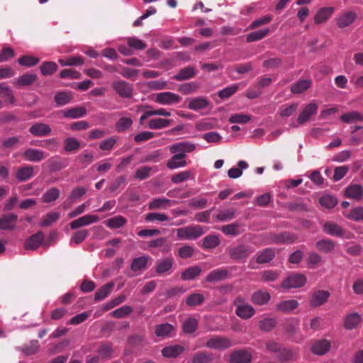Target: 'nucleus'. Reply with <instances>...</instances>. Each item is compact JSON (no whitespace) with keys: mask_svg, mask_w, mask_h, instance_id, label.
I'll list each match as a JSON object with an SVG mask.
<instances>
[{"mask_svg":"<svg viewBox=\"0 0 363 363\" xmlns=\"http://www.w3.org/2000/svg\"><path fill=\"white\" fill-rule=\"evenodd\" d=\"M201 225L186 226L177 229V238L180 240H195L204 234Z\"/></svg>","mask_w":363,"mask_h":363,"instance_id":"f257e3e1","label":"nucleus"},{"mask_svg":"<svg viewBox=\"0 0 363 363\" xmlns=\"http://www.w3.org/2000/svg\"><path fill=\"white\" fill-rule=\"evenodd\" d=\"M227 250L230 257L236 261L245 260L253 252L252 247L247 245L230 247Z\"/></svg>","mask_w":363,"mask_h":363,"instance_id":"f03ea898","label":"nucleus"},{"mask_svg":"<svg viewBox=\"0 0 363 363\" xmlns=\"http://www.w3.org/2000/svg\"><path fill=\"white\" fill-rule=\"evenodd\" d=\"M235 314L243 320H248L255 315V309L249 303H245L243 298H238L234 303Z\"/></svg>","mask_w":363,"mask_h":363,"instance_id":"7ed1b4c3","label":"nucleus"},{"mask_svg":"<svg viewBox=\"0 0 363 363\" xmlns=\"http://www.w3.org/2000/svg\"><path fill=\"white\" fill-rule=\"evenodd\" d=\"M111 87L121 98L130 99L133 96V85L126 81L122 79L113 81Z\"/></svg>","mask_w":363,"mask_h":363,"instance_id":"20e7f679","label":"nucleus"},{"mask_svg":"<svg viewBox=\"0 0 363 363\" xmlns=\"http://www.w3.org/2000/svg\"><path fill=\"white\" fill-rule=\"evenodd\" d=\"M233 345V341L224 336H215L209 339L206 346L211 349L225 350Z\"/></svg>","mask_w":363,"mask_h":363,"instance_id":"39448f33","label":"nucleus"},{"mask_svg":"<svg viewBox=\"0 0 363 363\" xmlns=\"http://www.w3.org/2000/svg\"><path fill=\"white\" fill-rule=\"evenodd\" d=\"M323 230L328 235L350 239L351 233H347L342 228L332 221H326L323 225Z\"/></svg>","mask_w":363,"mask_h":363,"instance_id":"423d86ee","label":"nucleus"},{"mask_svg":"<svg viewBox=\"0 0 363 363\" xmlns=\"http://www.w3.org/2000/svg\"><path fill=\"white\" fill-rule=\"evenodd\" d=\"M306 282V277L301 274H292L283 280L281 287L284 289L299 288Z\"/></svg>","mask_w":363,"mask_h":363,"instance_id":"0eeeda50","label":"nucleus"},{"mask_svg":"<svg viewBox=\"0 0 363 363\" xmlns=\"http://www.w3.org/2000/svg\"><path fill=\"white\" fill-rule=\"evenodd\" d=\"M174 259L172 257H166L158 259L155 264V272L159 275H169L172 272Z\"/></svg>","mask_w":363,"mask_h":363,"instance_id":"6e6552de","label":"nucleus"},{"mask_svg":"<svg viewBox=\"0 0 363 363\" xmlns=\"http://www.w3.org/2000/svg\"><path fill=\"white\" fill-rule=\"evenodd\" d=\"M181 97L172 92L165 91L156 94L155 101L162 105H172L179 103Z\"/></svg>","mask_w":363,"mask_h":363,"instance_id":"1a4fd4ad","label":"nucleus"},{"mask_svg":"<svg viewBox=\"0 0 363 363\" xmlns=\"http://www.w3.org/2000/svg\"><path fill=\"white\" fill-rule=\"evenodd\" d=\"M99 218L97 215L86 214L82 216L69 223L72 230H77L82 227L89 225L99 220Z\"/></svg>","mask_w":363,"mask_h":363,"instance_id":"9d476101","label":"nucleus"},{"mask_svg":"<svg viewBox=\"0 0 363 363\" xmlns=\"http://www.w3.org/2000/svg\"><path fill=\"white\" fill-rule=\"evenodd\" d=\"M44 233L42 231L30 235L24 242V248L28 250H35L39 247L44 240Z\"/></svg>","mask_w":363,"mask_h":363,"instance_id":"9b49d317","label":"nucleus"},{"mask_svg":"<svg viewBox=\"0 0 363 363\" xmlns=\"http://www.w3.org/2000/svg\"><path fill=\"white\" fill-rule=\"evenodd\" d=\"M251 361L252 354L247 350H234L230 356V363H250Z\"/></svg>","mask_w":363,"mask_h":363,"instance_id":"f8f14e48","label":"nucleus"},{"mask_svg":"<svg viewBox=\"0 0 363 363\" xmlns=\"http://www.w3.org/2000/svg\"><path fill=\"white\" fill-rule=\"evenodd\" d=\"M196 148L194 144L189 142H180L173 144L169 147V150L172 154H183L191 152Z\"/></svg>","mask_w":363,"mask_h":363,"instance_id":"ddd939ff","label":"nucleus"},{"mask_svg":"<svg viewBox=\"0 0 363 363\" xmlns=\"http://www.w3.org/2000/svg\"><path fill=\"white\" fill-rule=\"evenodd\" d=\"M357 18L355 12L350 11L342 13L337 18V25L340 28L347 27L352 24Z\"/></svg>","mask_w":363,"mask_h":363,"instance_id":"4468645a","label":"nucleus"},{"mask_svg":"<svg viewBox=\"0 0 363 363\" xmlns=\"http://www.w3.org/2000/svg\"><path fill=\"white\" fill-rule=\"evenodd\" d=\"M318 111V106L315 103H310L306 106L297 118L299 124H303L309 121L311 117L315 114Z\"/></svg>","mask_w":363,"mask_h":363,"instance_id":"2eb2a0df","label":"nucleus"},{"mask_svg":"<svg viewBox=\"0 0 363 363\" xmlns=\"http://www.w3.org/2000/svg\"><path fill=\"white\" fill-rule=\"evenodd\" d=\"M330 342L326 339L315 340L311 346V351L317 355H323L329 351Z\"/></svg>","mask_w":363,"mask_h":363,"instance_id":"dca6fc26","label":"nucleus"},{"mask_svg":"<svg viewBox=\"0 0 363 363\" xmlns=\"http://www.w3.org/2000/svg\"><path fill=\"white\" fill-rule=\"evenodd\" d=\"M51 131L50 125L43 123H36L29 128V132L36 137L47 136L50 134Z\"/></svg>","mask_w":363,"mask_h":363,"instance_id":"f3484780","label":"nucleus"},{"mask_svg":"<svg viewBox=\"0 0 363 363\" xmlns=\"http://www.w3.org/2000/svg\"><path fill=\"white\" fill-rule=\"evenodd\" d=\"M22 156L26 160L33 162H38L45 159V154L43 150L33 148L26 150Z\"/></svg>","mask_w":363,"mask_h":363,"instance_id":"a211bd4d","label":"nucleus"},{"mask_svg":"<svg viewBox=\"0 0 363 363\" xmlns=\"http://www.w3.org/2000/svg\"><path fill=\"white\" fill-rule=\"evenodd\" d=\"M345 196L348 199L360 201L363 197V189L360 184H352L345 190Z\"/></svg>","mask_w":363,"mask_h":363,"instance_id":"6ab92c4d","label":"nucleus"},{"mask_svg":"<svg viewBox=\"0 0 363 363\" xmlns=\"http://www.w3.org/2000/svg\"><path fill=\"white\" fill-rule=\"evenodd\" d=\"M330 296V293L324 290L314 291L312 294L310 304L311 306L318 307L325 303Z\"/></svg>","mask_w":363,"mask_h":363,"instance_id":"aec40b11","label":"nucleus"},{"mask_svg":"<svg viewBox=\"0 0 363 363\" xmlns=\"http://www.w3.org/2000/svg\"><path fill=\"white\" fill-rule=\"evenodd\" d=\"M18 216L11 213L0 218V230H13L16 228Z\"/></svg>","mask_w":363,"mask_h":363,"instance_id":"412c9836","label":"nucleus"},{"mask_svg":"<svg viewBox=\"0 0 363 363\" xmlns=\"http://www.w3.org/2000/svg\"><path fill=\"white\" fill-rule=\"evenodd\" d=\"M34 176V168L31 165H25L17 169L16 178L20 182H26Z\"/></svg>","mask_w":363,"mask_h":363,"instance_id":"4be33fe9","label":"nucleus"},{"mask_svg":"<svg viewBox=\"0 0 363 363\" xmlns=\"http://www.w3.org/2000/svg\"><path fill=\"white\" fill-rule=\"evenodd\" d=\"M256 256V262L258 264L269 263L275 257V249L272 247L265 248L259 251Z\"/></svg>","mask_w":363,"mask_h":363,"instance_id":"5701e85b","label":"nucleus"},{"mask_svg":"<svg viewBox=\"0 0 363 363\" xmlns=\"http://www.w3.org/2000/svg\"><path fill=\"white\" fill-rule=\"evenodd\" d=\"M229 277L227 269H217L211 272L206 278L207 282H217L225 280Z\"/></svg>","mask_w":363,"mask_h":363,"instance_id":"b1692460","label":"nucleus"},{"mask_svg":"<svg viewBox=\"0 0 363 363\" xmlns=\"http://www.w3.org/2000/svg\"><path fill=\"white\" fill-rule=\"evenodd\" d=\"M271 299L270 294L264 290H258L252 295V302L256 305L263 306L267 304Z\"/></svg>","mask_w":363,"mask_h":363,"instance_id":"393cba45","label":"nucleus"},{"mask_svg":"<svg viewBox=\"0 0 363 363\" xmlns=\"http://www.w3.org/2000/svg\"><path fill=\"white\" fill-rule=\"evenodd\" d=\"M184 351V347L180 345H169L162 350V354L166 358H176Z\"/></svg>","mask_w":363,"mask_h":363,"instance_id":"a878e982","label":"nucleus"},{"mask_svg":"<svg viewBox=\"0 0 363 363\" xmlns=\"http://www.w3.org/2000/svg\"><path fill=\"white\" fill-rule=\"evenodd\" d=\"M186 155L176 154L174 155L167 163V167L170 169H174L180 167H186V161L184 160Z\"/></svg>","mask_w":363,"mask_h":363,"instance_id":"bb28decb","label":"nucleus"},{"mask_svg":"<svg viewBox=\"0 0 363 363\" xmlns=\"http://www.w3.org/2000/svg\"><path fill=\"white\" fill-rule=\"evenodd\" d=\"M334 10L333 7H323L319 9L314 17L315 23L320 24L327 21L333 15Z\"/></svg>","mask_w":363,"mask_h":363,"instance_id":"cd10ccee","label":"nucleus"},{"mask_svg":"<svg viewBox=\"0 0 363 363\" xmlns=\"http://www.w3.org/2000/svg\"><path fill=\"white\" fill-rule=\"evenodd\" d=\"M361 322V315L358 313H352L345 316L344 327L347 330H352Z\"/></svg>","mask_w":363,"mask_h":363,"instance_id":"c85d7f7f","label":"nucleus"},{"mask_svg":"<svg viewBox=\"0 0 363 363\" xmlns=\"http://www.w3.org/2000/svg\"><path fill=\"white\" fill-rule=\"evenodd\" d=\"M209 106V101L203 96L193 98L188 104V108L193 111L204 109Z\"/></svg>","mask_w":363,"mask_h":363,"instance_id":"c756f323","label":"nucleus"},{"mask_svg":"<svg viewBox=\"0 0 363 363\" xmlns=\"http://www.w3.org/2000/svg\"><path fill=\"white\" fill-rule=\"evenodd\" d=\"M196 74L194 67L188 66L179 70V72L174 76L173 79L177 81L181 82L188 80L193 78Z\"/></svg>","mask_w":363,"mask_h":363,"instance_id":"7c9ffc66","label":"nucleus"},{"mask_svg":"<svg viewBox=\"0 0 363 363\" xmlns=\"http://www.w3.org/2000/svg\"><path fill=\"white\" fill-rule=\"evenodd\" d=\"M315 245L318 251L328 254L333 251L335 247V242L329 238H325L318 241Z\"/></svg>","mask_w":363,"mask_h":363,"instance_id":"2f4dec72","label":"nucleus"},{"mask_svg":"<svg viewBox=\"0 0 363 363\" xmlns=\"http://www.w3.org/2000/svg\"><path fill=\"white\" fill-rule=\"evenodd\" d=\"M148 256H141L133 259L130 269L133 272L144 271L147 268Z\"/></svg>","mask_w":363,"mask_h":363,"instance_id":"473e14b6","label":"nucleus"},{"mask_svg":"<svg viewBox=\"0 0 363 363\" xmlns=\"http://www.w3.org/2000/svg\"><path fill=\"white\" fill-rule=\"evenodd\" d=\"M37 79L35 74L26 72L16 79V84L20 87L27 86L33 84Z\"/></svg>","mask_w":363,"mask_h":363,"instance_id":"72a5a7b5","label":"nucleus"},{"mask_svg":"<svg viewBox=\"0 0 363 363\" xmlns=\"http://www.w3.org/2000/svg\"><path fill=\"white\" fill-rule=\"evenodd\" d=\"M340 119L343 123L350 124L363 121V116L361 113L353 111L345 113L340 116Z\"/></svg>","mask_w":363,"mask_h":363,"instance_id":"f704fd0d","label":"nucleus"},{"mask_svg":"<svg viewBox=\"0 0 363 363\" xmlns=\"http://www.w3.org/2000/svg\"><path fill=\"white\" fill-rule=\"evenodd\" d=\"M296 237L287 232H284L277 235H274L272 238L273 242L276 244H291L296 241Z\"/></svg>","mask_w":363,"mask_h":363,"instance_id":"c9c22d12","label":"nucleus"},{"mask_svg":"<svg viewBox=\"0 0 363 363\" xmlns=\"http://www.w3.org/2000/svg\"><path fill=\"white\" fill-rule=\"evenodd\" d=\"M311 84L312 82L310 79L299 80L291 85V91L296 94L303 93L311 87Z\"/></svg>","mask_w":363,"mask_h":363,"instance_id":"e433bc0d","label":"nucleus"},{"mask_svg":"<svg viewBox=\"0 0 363 363\" xmlns=\"http://www.w3.org/2000/svg\"><path fill=\"white\" fill-rule=\"evenodd\" d=\"M202 270L199 266H193L184 269L181 275V278L184 281L193 280L200 275Z\"/></svg>","mask_w":363,"mask_h":363,"instance_id":"4c0bfd02","label":"nucleus"},{"mask_svg":"<svg viewBox=\"0 0 363 363\" xmlns=\"http://www.w3.org/2000/svg\"><path fill=\"white\" fill-rule=\"evenodd\" d=\"M298 306V301L296 300L291 299L281 301L277 304L276 308L279 311L288 313L296 309Z\"/></svg>","mask_w":363,"mask_h":363,"instance_id":"58836bf2","label":"nucleus"},{"mask_svg":"<svg viewBox=\"0 0 363 363\" xmlns=\"http://www.w3.org/2000/svg\"><path fill=\"white\" fill-rule=\"evenodd\" d=\"M171 200L166 198L154 199L148 204L150 210L166 209L171 206Z\"/></svg>","mask_w":363,"mask_h":363,"instance_id":"ea45409f","label":"nucleus"},{"mask_svg":"<svg viewBox=\"0 0 363 363\" xmlns=\"http://www.w3.org/2000/svg\"><path fill=\"white\" fill-rule=\"evenodd\" d=\"M89 232L87 229H81L75 231L70 238L69 245H79L83 242L89 236Z\"/></svg>","mask_w":363,"mask_h":363,"instance_id":"a19ab883","label":"nucleus"},{"mask_svg":"<svg viewBox=\"0 0 363 363\" xmlns=\"http://www.w3.org/2000/svg\"><path fill=\"white\" fill-rule=\"evenodd\" d=\"M152 116H162L168 117L171 116V113L162 108L155 110L145 111L140 118V123L143 124L146 119Z\"/></svg>","mask_w":363,"mask_h":363,"instance_id":"79ce46f5","label":"nucleus"},{"mask_svg":"<svg viewBox=\"0 0 363 363\" xmlns=\"http://www.w3.org/2000/svg\"><path fill=\"white\" fill-rule=\"evenodd\" d=\"M113 286H114V284L113 282H109V283L102 286L95 293L94 300L96 301H99L104 300L111 292Z\"/></svg>","mask_w":363,"mask_h":363,"instance_id":"37998d69","label":"nucleus"},{"mask_svg":"<svg viewBox=\"0 0 363 363\" xmlns=\"http://www.w3.org/2000/svg\"><path fill=\"white\" fill-rule=\"evenodd\" d=\"M172 121L169 119L157 118L150 119L148 121L147 127L150 129L158 130L168 127Z\"/></svg>","mask_w":363,"mask_h":363,"instance_id":"c03bdc74","label":"nucleus"},{"mask_svg":"<svg viewBox=\"0 0 363 363\" xmlns=\"http://www.w3.org/2000/svg\"><path fill=\"white\" fill-rule=\"evenodd\" d=\"M133 121L129 117L120 118L115 124L116 130L118 133H123L130 128Z\"/></svg>","mask_w":363,"mask_h":363,"instance_id":"a18cd8bd","label":"nucleus"},{"mask_svg":"<svg viewBox=\"0 0 363 363\" xmlns=\"http://www.w3.org/2000/svg\"><path fill=\"white\" fill-rule=\"evenodd\" d=\"M240 224L235 222L220 227V230L226 235L235 237L241 233L240 231Z\"/></svg>","mask_w":363,"mask_h":363,"instance_id":"49530a36","label":"nucleus"},{"mask_svg":"<svg viewBox=\"0 0 363 363\" xmlns=\"http://www.w3.org/2000/svg\"><path fill=\"white\" fill-rule=\"evenodd\" d=\"M60 190L56 187H52L44 193L41 197V200L44 203H50L57 200L60 197Z\"/></svg>","mask_w":363,"mask_h":363,"instance_id":"de8ad7c7","label":"nucleus"},{"mask_svg":"<svg viewBox=\"0 0 363 363\" xmlns=\"http://www.w3.org/2000/svg\"><path fill=\"white\" fill-rule=\"evenodd\" d=\"M277 357L282 362H294L297 359V354L291 349L283 348L279 352Z\"/></svg>","mask_w":363,"mask_h":363,"instance_id":"09e8293b","label":"nucleus"},{"mask_svg":"<svg viewBox=\"0 0 363 363\" xmlns=\"http://www.w3.org/2000/svg\"><path fill=\"white\" fill-rule=\"evenodd\" d=\"M174 330V327L169 323H162L157 325L155 328V333L157 337H168Z\"/></svg>","mask_w":363,"mask_h":363,"instance_id":"8fccbe9b","label":"nucleus"},{"mask_svg":"<svg viewBox=\"0 0 363 363\" xmlns=\"http://www.w3.org/2000/svg\"><path fill=\"white\" fill-rule=\"evenodd\" d=\"M238 167H233L228 172V177L232 179H237L242 174V169L248 167V164L245 161L240 160L238 162Z\"/></svg>","mask_w":363,"mask_h":363,"instance_id":"3c124183","label":"nucleus"},{"mask_svg":"<svg viewBox=\"0 0 363 363\" xmlns=\"http://www.w3.org/2000/svg\"><path fill=\"white\" fill-rule=\"evenodd\" d=\"M205 301V297L199 293H194L188 296L186 300L187 306L194 307L201 305Z\"/></svg>","mask_w":363,"mask_h":363,"instance_id":"603ef678","label":"nucleus"},{"mask_svg":"<svg viewBox=\"0 0 363 363\" xmlns=\"http://www.w3.org/2000/svg\"><path fill=\"white\" fill-rule=\"evenodd\" d=\"M86 110L84 107H74L64 111V116L69 118H78L84 116Z\"/></svg>","mask_w":363,"mask_h":363,"instance_id":"864d4df0","label":"nucleus"},{"mask_svg":"<svg viewBox=\"0 0 363 363\" xmlns=\"http://www.w3.org/2000/svg\"><path fill=\"white\" fill-rule=\"evenodd\" d=\"M269 33V28H264L252 32L247 35L246 40L247 43L260 40L267 36Z\"/></svg>","mask_w":363,"mask_h":363,"instance_id":"5fc2aeb1","label":"nucleus"},{"mask_svg":"<svg viewBox=\"0 0 363 363\" xmlns=\"http://www.w3.org/2000/svg\"><path fill=\"white\" fill-rule=\"evenodd\" d=\"M182 328L184 333L191 334L198 328V320L194 318H189L183 323Z\"/></svg>","mask_w":363,"mask_h":363,"instance_id":"6e6d98bb","label":"nucleus"},{"mask_svg":"<svg viewBox=\"0 0 363 363\" xmlns=\"http://www.w3.org/2000/svg\"><path fill=\"white\" fill-rule=\"evenodd\" d=\"M235 217V210L233 208L220 211L216 216L217 220L220 222H226L233 219Z\"/></svg>","mask_w":363,"mask_h":363,"instance_id":"4d7b16f0","label":"nucleus"},{"mask_svg":"<svg viewBox=\"0 0 363 363\" xmlns=\"http://www.w3.org/2000/svg\"><path fill=\"white\" fill-rule=\"evenodd\" d=\"M277 325V320L274 318H264L259 323V329L269 332L275 328Z\"/></svg>","mask_w":363,"mask_h":363,"instance_id":"13d9d810","label":"nucleus"},{"mask_svg":"<svg viewBox=\"0 0 363 363\" xmlns=\"http://www.w3.org/2000/svg\"><path fill=\"white\" fill-rule=\"evenodd\" d=\"M220 244L219 238L215 235H209L203 238V248L212 249L215 248Z\"/></svg>","mask_w":363,"mask_h":363,"instance_id":"bf43d9fd","label":"nucleus"},{"mask_svg":"<svg viewBox=\"0 0 363 363\" xmlns=\"http://www.w3.org/2000/svg\"><path fill=\"white\" fill-rule=\"evenodd\" d=\"M279 277V272L277 270H264L260 272V279L264 282L274 281Z\"/></svg>","mask_w":363,"mask_h":363,"instance_id":"052dcab7","label":"nucleus"},{"mask_svg":"<svg viewBox=\"0 0 363 363\" xmlns=\"http://www.w3.org/2000/svg\"><path fill=\"white\" fill-rule=\"evenodd\" d=\"M42 74L51 75L57 70V65L54 62H44L40 67Z\"/></svg>","mask_w":363,"mask_h":363,"instance_id":"680f3d73","label":"nucleus"},{"mask_svg":"<svg viewBox=\"0 0 363 363\" xmlns=\"http://www.w3.org/2000/svg\"><path fill=\"white\" fill-rule=\"evenodd\" d=\"M133 312V307L130 306H123L111 313V315L116 318H123L129 315Z\"/></svg>","mask_w":363,"mask_h":363,"instance_id":"e2e57ef3","label":"nucleus"},{"mask_svg":"<svg viewBox=\"0 0 363 363\" xmlns=\"http://www.w3.org/2000/svg\"><path fill=\"white\" fill-rule=\"evenodd\" d=\"M65 151L67 152L77 151L80 147V143L74 138H67L64 140Z\"/></svg>","mask_w":363,"mask_h":363,"instance_id":"0e129e2a","label":"nucleus"},{"mask_svg":"<svg viewBox=\"0 0 363 363\" xmlns=\"http://www.w3.org/2000/svg\"><path fill=\"white\" fill-rule=\"evenodd\" d=\"M125 223L126 219L121 216H114L106 221V225L110 228H119Z\"/></svg>","mask_w":363,"mask_h":363,"instance_id":"69168bd1","label":"nucleus"},{"mask_svg":"<svg viewBox=\"0 0 363 363\" xmlns=\"http://www.w3.org/2000/svg\"><path fill=\"white\" fill-rule=\"evenodd\" d=\"M199 88V84L195 82H188L179 86V91L184 95L195 92Z\"/></svg>","mask_w":363,"mask_h":363,"instance_id":"338daca9","label":"nucleus"},{"mask_svg":"<svg viewBox=\"0 0 363 363\" xmlns=\"http://www.w3.org/2000/svg\"><path fill=\"white\" fill-rule=\"evenodd\" d=\"M213 357L211 354L204 352H199L192 358V363H210Z\"/></svg>","mask_w":363,"mask_h":363,"instance_id":"774afa93","label":"nucleus"}]
</instances>
